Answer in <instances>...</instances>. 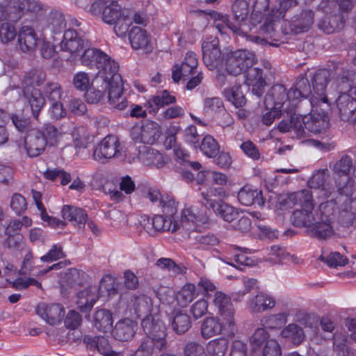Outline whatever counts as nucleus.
Returning a JSON list of instances; mask_svg holds the SVG:
<instances>
[{"label": "nucleus", "instance_id": "nucleus-1", "mask_svg": "<svg viewBox=\"0 0 356 356\" xmlns=\"http://www.w3.org/2000/svg\"><path fill=\"white\" fill-rule=\"evenodd\" d=\"M313 202L312 192L302 190L289 194L281 201V207L301 205L302 208L295 210L291 216L293 225L305 228L311 237L325 240L334 234V218L339 208L334 199L319 202L316 209Z\"/></svg>", "mask_w": 356, "mask_h": 356}, {"label": "nucleus", "instance_id": "nucleus-2", "mask_svg": "<svg viewBox=\"0 0 356 356\" xmlns=\"http://www.w3.org/2000/svg\"><path fill=\"white\" fill-rule=\"evenodd\" d=\"M79 57L82 64L99 70L97 79L105 82L104 89H108V101L112 107L119 111L124 110L128 106V102L122 95L123 82L118 73V63L103 51L90 47V43Z\"/></svg>", "mask_w": 356, "mask_h": 356}, {"label": "nucleus", "instance_id": "nucleus-3", "mask_svg": "<svg viewBox=\"0 0 356 356\" xmlns=\"http://www.w3.org/2000/svg\"><path fill=\"white\" fill-rule=\"evenodd\" d=\"M355 73L350 70L343 71L337 79L341 92L336 99L339 117L347 122L356 130V81Z\"/></svg>", "mask_w": 356, "mask_h": 356}, {"label": "nucleus", "instance_id": "nucleus-4", "mask_svg": "<svg viewBox=\"0 0 356 356\" xmlns=\"http://www.w3.org/2000/svg\"><path fill=\"white\" fill-rule=\"evenodd\" d=\"M78 26L79 23L75 19L66 17L60 11L57 10H51L47 15L42 17L38 24L36 23L37 31L41 32L44 36L49 35L54 38L56 35H60L69 28Z\"/></svg>", "mask_w": 356, "mask_h": 356}, {"label": "nucleus", "instance_id": "nucleus-5", "mask_svg": "<svg viewBox=\"0 0 356 356\" xmlns=\"http://www.w3.org/2000/svg\"><path fill=\"white\" fill-rule=\"evenodd\" d=\"M47 10L46 6L37 0H15L13 13L16 17H10V21L17 22L26 15L28 18L24 19V23L32 24L35 27Z\"/></svg>", "mask_w": 356, "mask_h": 356}, {"label": "nucleus", "instance_id": "nucleus-6", "mask_svg": "<svg viewBox=\"0 0 356 356\" xmlns=\"http://www.w3.org/2000/svg\"><path fill=\"white\" fill-rule=\"evenodd\" d=\"M339 195H332L330 199L336 200L339 209L337 213H346L349 218H352L355 212L356 199L351 195L356 189V184L353 178L348 177L345 181H339L336 184Z\"/></svg>", "mask_w": 356, "mask_h": 356}, {"label": "nucleus", "instance_id": "nucleus-7", "mask_svg": "<svg viewBox=\"0 0 356 356\" xmlns=\"http://www.w3.org/2000/svg\"><path fill=\"white\" fill-rule=\"evenodd\" d=\"M256 61L254 53L246 49H238L226 54L223 67L229 74L236 76L252 67Z\"/></svg>", "mask_w": 356, "mask_h": 356}, {"label": "nucleus", "instance_id": "nucleus-8", "mask_svg": "<svg viewBox=\"0 0 356 356\" xmlns=\"http://www.w3.org/2000/svg\"><path fill=\"white\" fill-rule=\"evenodd\" d=\"M333 73L328 70L321 69L315 72L312 79L314 93L310 98V104L313 108L321 105L330 106L328 99L325 95L327 83L332 78Z\"/></svg>", "mask_w": 356, "mask_h": 356}, {"label": "nucleus", "instance_id": "nucleus-9", "mask_svg": "<svg viewBox=\"0 0 356 356\" xmlns=\"http://www.w3.org/2000/svg\"><path fill=\"white\" fill-rule=\"evenodd\" d=\"M124 10L115 0H97L90 9L92 15L101 16L102 20L109 25L115 23Z\"/></svg>", "mask_w": 356, "mask_h": 356}, {"label": "nucleus", "instance_id": "nucleus-10", "mask_svg": "<svg viewBox=\"0 0 356 356\" xmlns=\"http://www.w3.org/2000/svg\"><path fill=\"white\" fill-rule=\"evenodd\" d=\"M89 42L83 39L76 31L71 28V24L63 34V39L60 43V49L70 54L72 60L79 57Z\"/></svg>", "mask_w": 356, "mask_h": 356}, {"label": "nucleus", "instance_id": "nucleus-11", "mask_svg": "<svg viewBox=\"0 0 356 356\" xmlns=\"http://www.w3.org/2000/svg\"><path fill=\"white\" fill-rule=\"evenodd\" d=\"M141 325L146 334L156 341V349L162 350L167 348L166 327L161 321L147 316L143 319Z\"/></svg>", "mask_w": 356, "mask_h": 356}, {"label": "nucleus", "instance_id": "nucleus-12", "mask_svg": "<svg viewBox=\"0 0 356 356\" xmlns=\"http://www.w3.org/2000/svg\"><path fill=\"white\" fill-rule=\"evenodd\" d=\"M289 95L284 86L277 84L273 86L265 96L264 104L266 108L283 110L291 112L295 106L289 104Z\"/></svg>", "mask_w": 356, "mask_h": 356}, {"label": "nucleus", "instance_id": "nucleus-13", "mask_svg": "<svg viewBox=\"0 0 356 356\" xmlns=\"http://www.w3.org/2000/svg\"><path fill=\"white\" fill-rule=\"evenodd\" d=\"M130 135L137 143L154 144L161 136V127L155 122L147 121L141 126L134 125Z\"/></svg>", "mask_w": 356, "mask_h": 356}, {"label": "nucleus", "instance_id": "nucleus-14", "mask_svg": "<svg viewBox=\"0 0 356 356\" xmlns=\"http://www.w3.org/2000/svg\"><path fill=\"white\" fill-rule=\"evenodd\" d=\"M330 174L327 169H321L316 171L308 181V186L311 188L318 189L316 199L319 202L330 200L334 193L333 188L327 184Z\"/></svg>", "mask_w": 356, "mask_h": 356}, {"label": "nucleus", "instance_id": "nucleus-15", "mask_svg": "<svg viewBox=\"0 0 356 356\" xmlns=\"http://www.w3.org/2000/svg\"><path fill=\"white\" fill-rule=\"evenodd\" d=\"M120 142L116 136H107L95 147L92 158L104 163L105 161L118 157L120 154Z\"/></svg>", "mask_w": 356, "mask_h": 356}, {"label": "nucleus", "instance_id": "nucleus-16", "mask_svg": "<svg viewBox=\"0 0 356 356\" xmlns=\"http://www.w3.org/2000/svg\"><path fill=\"white\" fill-rule=\"evenodd\" d=\"M202 49L203 61L210 70L224 67L225 56L222 59L220 58L221 53L217 39L204 41L202 43Z\"/></svg>", "mask_w": 356, "mask_h": 356}, {"label": "nucleus", "instance_id": "nucleus-17", "mask_svg": "<svg viewBox=\"0 0 356 356\" xmlns=\"http://www.w3.org/2000/svg\"><path fill=\"white\" fill-rule=\"evenodd\" d=\"M36 31H38L37 28L32 24L24 22L20 27L17 40L22 51L31 52L36 49L39 40Z\"/></svg>", "mask_w": 356, "mask_h": 356}, {"label": "nucleus", "instance_id": "nucleus-18", "mask_svg": "<svg viewBox=\"0 0 356 356\" xmlns=\"http://www.w3.org/2000/svg\"><path fill=\"white\" fill-rule=\"evenodd\" d=\"M24 144L26 154L31 157L40 155L47 146L42 134L36 129L29 131L24 137Z\"/></svg>", "mask_w": 356, "mask_h": 356}, {"label": "nucleus", "instance_id": "nucleus-19", "mask_svg": "<svg viewBox=\"0 0 356 356\" xmlns=\"http://www.w3.org/2000/svg\"><path fill=\"white\" fill-rule=\"evenodd\" d=\"M37 314L51 325L60 323L65 315L63 307L60 304L40 303L36 307Z\"/></svg>", "mask_w": 356, "mask_h": 356}, {"label": "nucleus", "instance_id": "nucleus-20", "mask_svg": "<svg viewBox=\"0 0 356 356\" xmlns=\"http://www.w3.org/2000/svg\"><path fill=\"white\" fill-rule=\"evenodd\" d=\"M198 65L197 55L192 51L186 53L184 60L179 66L178 65L174 67L172 71V79L175 82L179 81L181 77H188L194 74Z\"/></svg>", "mask_w": 356, "mask_h": 356}, {"label": "nucleus", "instance_id": "nucleus-21", "mask_svg": "<svg viewBox=\"0 0 356 356\" xmlns=\"http://www.w3.org/2000/svg\"><path fill=\"white\" fill-rule=\"evenodd\" d=\"M129 40L131 47L136 50H143L147 53L152 50L151 36L143 29L132 27L129 33Z\"/></svg>", "mask_w": 356, "mask_h": 356}, {"label": "nucleus", "instance_id": "nucleus-22", "mask_svg": "<svg viewBox=\"0 0 356 356\" xmlns=\"http://www.w3.org/2000/svg\"><path fill=\"white\" fill-rule=\"evenodd\" d=\"M206 220L205 216L199 212L195 207H186L183 209L181 220L178 221L180 229L186 231L195 230L199 223L204 222Z\"/></svg>", "mask_w": 356, "mask_h": 356}, {"label": "nucleus", "instance_id": "nucleus-23", "mask_svg": "<svg viewBox=\"0 0 356 356\" xmlns=\"http://www.w3.org/2000/svg\"><path fill=\"white\" fill-rule=\"evenodd\" d=\"M23 97L31 108L34 118L38 119L40 112L42 109L45 99L40 90L34 87H26L23 89Z\"/></svg>", "mask_w": 356, "mask_h": 356}, {"label": "nucleus", "instance_id": "nucleus-24", "mask_svg": "<svg viewBox=\"0 0 356 356\" xmlns=\"http://www.w3.org/2000/svg\"><path fill=\"white\" fill-rule=\"evenodd\" d=\"M245 72V82L248 86L252 87L253 94L261 97L266 86V81L263 77L262 70L257 67H249Z\"/></svg>", "mask_w": 356, "mask_h": 356}, {"label": "nucleus", "instance_id": "nucleus-25", "mask_svg": "<svg viewBox=\"0 0 356 356\" xmlns=\"http://www.w3.org/2000/svg\"><path fill=\"white\" fill-rule=\"evenodd\" d=\"M136 329V322L130 318H123L116 323L112 333L117 340L127 341L133 338Z\"/></svg>", "mask_w": 356, "mask_h": 356}, {"label": "nucleus", "instance_id": "nucleus-26", "mask_svg": "<svg viewBox=\"0 0 356 356\" xmlns=\"http://www.w3.org/2000/svg\"><path fill=\"white\" fill-rule=\"evenodd\" d=\"M324 15L318 19L317 26L319 29L326 33H332L340 31L344 25V17L338 13L323 14Z\"/></svg>", "mask_w": 356, "mask_h": 356}, {"label": "nucleus", "instance_id": "nucleus-27", "mask_svg": "<svg viewBox=\"0 0 356 356\" xmlns=\"http://www.w3.org/2000/svg\"><path fill=\"white\" fill-rule=\"evenodd\" d=\"M237 197L242 204L248 207L253 204L263 207L265 203L262 192L249 185H245L240 189Z\"/></svg>", "mask_w": 356, "mask_h": 356}, {"label": "nucleus", "instance_id": "nucleus-28", "mask_svg": "<svg viewBox=\"0 0 356 356\" xmlns=\"http://www.w3.org/2000/svg\"><path fill=\"white\" fill-rule=\"evenodd\" d=\"M311 92L308 79L300 76L295 85L288 91L289 104L296 106L300 99L308 97Z\"/></svg>", "mask_w": 356, "mask_h": 356}, {"label": "nucleus", "instance_id": "nucleus-29", "mask_svg": "<svg viewBox=\"0 0 356 356\" xmlns=\"http://www.w3.org/2000/svg\"><path fill=\"white\" fill-rule=\"evenodd\" d=\"M275 304V299L273 296L259 292L249 300L248 307L253 313H260L272 309Z\"/></svg>", "mask_w": 356, "mask_h": 356}, {"label": "nucleus", "instance_id": "nucleus-30", "mask_svg": "<svg viewBox=\"0 0 356 356\" xmlns=\"http://www.w3.org/2000/svg\"><path fill=\"white\" fill-rule=\"evenodd\" d=\"M318 107H312L313 114L305 116V127L307 131L318 134L324 131L328 124V118L324 111L316 116Z\"/></svg>", "mask_w": 356, "mask_h": 356}, {"label": "nucleus", "instance_id": "nucleus-31", "mask_svg": "<svg viewBox=\"0 0 356 356\" xmlns=\"http://www.w3.org/2000/svg\"><path fill=\"white\" fill-rule=\"evenodd\" d=\"M138 159L145 165L156 168H162L166 163L159 151L147 146H143L139 149Z\"/></svg>", "mask_w": 356, "mask_h": 356}, {"label": "nucleus", "instance_id": "nucleus-32", "mask_svg": "<svg viewBox=\"0 0 356 356\" xmlns=\"http://www.w3.org/2000/svg\"><path fill=\"white\" fill-rule=\"evenodd\" d=\"M61 212L63 218L72 222L75 227L80 229L85 228L88 215L83 209L70 205H64Z\"/></svg>", "mask_w": 356, "mask_h": 356}, {"label": "nucleus", "instance_id": "nucleus-33", "mask_svg": "<svg viewBox=\"0 0 356 356\" xmlns=\"http://www.w3.org/2000/svg\"><path fill=\"white\" fill-rule=\"evenodd\" d=\"M97 289L96 286H89L77 294L76 305L82 312H88L98 299Z\"/></svg>", "mask_w": 356, "mask_h": 356}, {"label": "nucleus", "instance_id": "nucleus-34", "mask_svg": "<svg viewBox=\"0 0 356 356\" xmlns=\"http://www.w3.org/2000/svg\"><path fill=\"white\" fill-rule=\"evenodd\" d=\"M176 97L168 91L163 90L156 95L151 96L147 101L145 106L150 113L156 112L160 108L175 104Z\"/></svg>", "mask_w": 356, "mask_h": 356}, {"label": "nucleus", "instance_id": "nucleus-35", "mask_svg": "<svg viewBox=\"0 0 356 356\" xmlns=\"http://www.w3.org/2000/svg\"><path fill=\"white\" fill-rule=\"evenodd\" d=\"M39 130L42 134L45 144L53 147L58 145L63 135L67 132L63 126L58 128L50 123L44 124Z\"/></svg>", "mask_w": 356, "mask_h": 356}, {"label": "nucleus", "instance_id": "nucleus-36", "mask_svg": "<svg viewBox=\"0 0 356 356\" xmlns=\"http://www.w3.org/2000/svg\"><path fill=\"white\" fill-rule=\"evenodd\" d=\"M152 225L155 231L176 232L180 225L176 219L165 216L156 215L152 219Z\"/></svg>", "mask_w": 356, "mask_h": 356}, {"label": "nucleus", "instance_id": "nucleus-37", "mask_svg": "<svg viewBox=\"0 0 356 356\" xmlns=\"http://www.w3.org/2000/svg\"><path fill=\"white\" fill-rule=\"evenodd\" d=\"M275 10H272L270 13L268 14V16L264 17L261 22V25L259 27L260 33L266 37L268 40L274 41L278 40V33L275 28V22L279 18H275Z\"/></svg>", "mask_w": 356, "mask_h": 356}, {"label": "nucleus", "instance_id": "nucleus-38", "mask_svg": "<svg viewBox=\"0 0 356 356\" xmlns=\"http://www.w3.org/2000/svg\"><path fill=\"white\" fill-rule=\"evenodd\" d=\"M93 325L100 332H110L113 327L111 312L106 309L96 311L93 317Z\"/></svg>", "mask_w": 356, "mask_h": 356}, {"label": "nucleus", "instance_id": "nucleus-39", "mask_svg": "<svg viewBox=\"0 0 356 356\" xmlns=\"http://www.w3.org/2000/svg\"><path fill=\"white\" fill-rule=\"evenodd\" d=\"M235 311L232 309L218 314L216 317L219 320L220 326L222 327L223 334L227 337H233L237 331V327L234 318Z\"/></svg>", "mask_w": 356, "mask_h": 356}, {"label": "nucleus", "instance_id": "nucleus-40", "mask_svg": "<svg viewBox=\"0 0 356 356\" xmlns=\"http://www.w3.org/2000/svg\"><path fill=\"white\" fill-rule=\"evenodd\" d=\"M202 196L204 200L202 203L207 207L211 209H215L217 204L220 203V202H217L216 200L212 199V197H214L219 199H223L227 197L228 194L226 192V190L222 187L211 186L207 189L206 192L202 193Z\"/></svg>", "mask_w": 356, "mask_h": 356}, {"label": "nucleus", "instance_id": "nucleus-41", "mask_svg": "<svg viewBox=\"0 0 356 356\" xmlns=\"http://www.w3.org/2000/svg\"><path fill=\"white\" fill-rule=\"evenodd\" d=\"M223 334L219 320L216 317L206 318L201 325V335L204 339H209Z\"/></svg>", "mask_w": 356, "mask_h": 356}, {"label": "nucleus", "instance_id": "nucleus-42", "mask_svg": "<svg viewBox=\"0 0 356 356\" xmlns=\"http://www.w3.org/2000/svg\"><path fill=\"white\" fill-rule=\"evenodd\" d=\"M151 305L150 298L143 294L134 296L130 302V306L138 317L143 315H147L150 312Z\"/></svg>", "mask_w": 356, "mask_h": 356}, {"label": "nucleus", "instance_id": "nucleus-43", "mask_svg": "<svg viewBox=\"0 0 356 356\" xmlns=\"http://www.w3.org/2000/svg\"><path fill=\"white\" fill-rule=\"evenodd\" d=\"M201 152L209 158H216L220 152V145L211 135L205 136L198 146Z\"/></svg>", "mask_w": 356, "mask_h": 356}, {"label": "nucleus", "instance_id": "nucleus-44", "mask_svg": "<svg viewBox=\"0 0 356 356\" xmlns=\"http://www.w3.org/2000/svg\"><path fill=\"white\" fill-rule=\"evenodd\" d=\"M225 99L234 104L236 108L242 107L245 104L246 99L241 91V86H234L225 88L223 92Z\"/></svg>", "mask_w": 356, "mask_h": 356}, {"label": "nucleus", "instance_id": "nucleus-45", "mask_svg": "<svg viewBox=\"0 0 356 356\" xmlns=\"http://www.w3.org/2000/svg\"><path fill=\"white\" fill-rule=\"evenodd\" d=\"M281 335L289 339L294 344L299 345L305 339L303 330L296 324L291 323L283 329Z\"/></svg>", "mask_w": 356, "mask_h": 356}, {"label": "nucleus", "instance_id": "nucleus-46", "mask_svg": "<svg viewBox=\"0 0 356 356\" xmlns=\"http://www.w3.org/2000/svg\"><path fill=\"white\" fill-rule=\"evenodd\" d=\"M212 303L218 309V314L234 309L231 298L222 291H215Z\"/></svg>", "mask_w": 356, "mask_h": 356}, {"label": "nucleus", "instance_id": "nucleus-47", "mask_svg": "<svg viewBox=\"0 0 356 356\" xmlns=\"http://www.w3.org/2000/svg\"><path fill=\"white\" fill-rule=\"evenodd\" d=\"M269 6V0H255L252 7L250 20L254 26L261 22L264 17L268 16L265 13Z\"/></svg>", "mask_w": 356, "mask_h": 356}, {"label": "nucleus", "instance_id": "nucleus-48", "mask_svg": "<svg viewBox=\"0 0 356 356\" xmlns=\"http://www.w3.org/2000/svg\"><path fill=\"white\" fill-rule=\"evenodd\" d=\"M0 24V43L8 44L13 42L17 36V29L14 24L10 23V20Z\"/></svg>", "mask_w": 356, "mask_h": 356}, {"label": "nucleus", "instance_id": "nucleus-49", "mask_svg": "<svg viewBox=\"0 0 356 356\" xmlns=\"http://www.w3.org/2000/svg\"><path fill=\"white\" fill-rule=\"evenodd\" d=\"M172 327L178 334L185 333L191 327L189 316L181 311L176 312L172 322Z\"/></svg>", "mask_w": 356, "mask_h": 356}, {"label": "nucleus", "instance_id": "nucleus-50", "mask_svg": "<svg viewBox=\"0 0 356 356\" xmlns=\"http://www.w3.org/2000/svg\"><path fill=\"white\" fill-rule=\"evenodd\" d=\"M46 79L44 72L33 69L26 73L22 81L23 89L26 87H33V85H41Z\"/></svg>", "mask_w": 356, "mask_h": 356}, {"label": "nucleus", "instance_id": "nucleus-51", "mask_svg": "<svg viewBox=\"0 0 356 356\" xmlns=\"http://www.w3.org/2000/svg\"><path fill=\"white\" fill-rule=\"evenodd\" d=\"M213 211L225 221L229 222H233L238 214L235 208L222 201L217 204L216 207Z\"/></svg>", "mask_w": 356, "mask_h": 356}, {"label": "nucleus", "instance_id": "nucleus-52", "mask_svg": "<svg viewBox=\"0 0 356 356\" xmlns=\"http://www.w3.org/2000/svg\"><path fill=\"white\" fill-rule=\"evenodd\" d=\"M112 25H113V31L117 36L120 38L126 36L128 30L131 25L130 17L126 8H124L121 16L118 17Z\"/></svg>", "mask_w": 356, "mask_h": 356}, {"label": "nucleus", "instance_id": "nucleus-53", "mask_svg": "<svg viewBox=\"0 0 356 356\" xmlns=\"http://www.w3.org/2000/svg\"><path fill=\"white\" fill-rule=\"evenodd\" d=\"M196 287L193 284H185L178 293L177 298L179 304L185 307L190 303L196 296Z\"/></svg>", "mask_w": 356, "mask_h": 356}, {"label": "nucleus", "instance_id": "nucleus-54", "mask_svg": "<svg viewBox=\"0 0 356 356\" xmlns=\"http://www.w3.org/2000/svg\"><path fill=\"white\" fill-rule=\"evenodd\" d=\"M287 316L285 313L270 314L264 317L261 319V323L268 329H279L286 324Z\"/></svg>", "mask_w": 356, "mask_h": 356}, {"label": "nucleus", "instance_id": "nucleus-55", "mask_svg": "<svg viewBox=\"0 0 356 356\" xmlns=\"http://www.w3.org/2000/svg\"><path fill=\"white\" fill-rule=\"evenodd\" d=\"M229 347V341L225 338H220L209 341L207 351L210 356H225Z\"/></svg>", "mask_w": 356, "mask_h": 356}, {"label": "nucleus", "instance_id": "nucleus-56", "mask_svg": "<svg viewBox=\"0 0 356 356\" xmlns=\"http://www.w3.org/2000/svg\"><path fill=\"white\" fill-rule=\"evenodd\" d=\"M319 259L325 262L330 267L343 266L346 264L347 259L337 252L327 254L325 251L319 257Z\"/></svg>", "mask_w": 356, "mask_h": 356}, {"label": "nucleus", "instance_id": "nucleus-57", "mask_svg": "<svg viewBox=\"0 0 356 356\" xmlns=\"http://www.w3.org/2000/svg\"><path fill=\"white\" fill-rule=\"evenodd\" d=\"M73 138L76 146L86 148L90 143L92 136L86 127H79L73 133Z\"/></svg>", "mask_w": 356, "mask_h": 356}, {"label": "nucleus", "instance_id": "nucleus-58", "mask_svg": "<svg viewBox=\"0 0 356 356\" xmlns=\"http://www.w3.org/2000/svg\"><path fill=\"white\" fill-rule=\"evenodd\" d=\"M234 19L238 22H245L249 13L248 3L244 0H237L232 6Z\"/></svg>", "mask_w": 356, "mask_h": 356}, {"label": "nucleus", "instance_id": "nucleus-59", "mask_svg": "<svg viewBox=\"0 0 356 356\" xmlns=\"http://www.w3.org/2000/svg\"><path fill=\"white\" fill-rule=\"evenodd\" d=\"M353 168V159L348 155L343 156L339 161L333 165V172L341 176L346 175L349 173L351 168Z\"/></svg>", "mask_w": 356, "mask_h": 356}, {"label": "nucleus", "instance_id": "nucleus-60", "mask_svg": "<svg viewBox=\"0 0 356 356\" xmlns=\"http://www.w3.org/2000/svg\"><path fill=\"white\" fill-rule=\"evenodd\" d=\"M156 266L159 268L168 271L174 275L184 273V268L175 264V262L170 258L159 259L156 262Z\"/></svg>", "mask_w": 356, "mask_h": 356}, {"label": "nucleus", "instance_id": "nucleus-61", "mask_svg": "<svg viewBox=\"0 0 356 356\" xmlns=\"http://www.w3.org/2000/svg\"><path fill=\"white\" fill-rule=\"evenodd\" d=\"M203 110L205 113H211L225 111V107L220 97H207L204 99Z\"/></svg>", "mask_w": 356, "mask_h": 356}, {"label": "nucleus", "instance_id": "nucleus-62", "mask_svg": "<svg viewBox=\"0 0 356 356\" xmlns=\"http://www.w3.org/2000/svg\"><path fill=\"white\" fill-rule=\"evenodd\" d=\"M159 205L162 208L164 216L175 219L174 215L177 211V203L174 198L170 196H164L161 199Z\"/></svg>", "mask_w": 356, "mask_h": 356}, {"label": "nucleus", "instance_id": "nucleus-63", "mask_svg": "<svg viewBox=\"0 0 356 356\" xmlns=\"http://www.w3.org/2000/svg\"><path fill=\"white\" fill-rule=\"evenodd\" d=\"M87 274L76 268L68 270L65 275L66 280L70 285L74 286L76 285H82L86 281Z\"/></svg>", "mask_w": 356, "mask_h": 356}, {"label": "nucleus", "instance_id": "nucleus-64", "mask_svg": "<svg viewBox=\"0 0 356 356\" xmlns=\"http://www.w3.org/2000/svg\"><path fill=\"white\" fill-rule=\"evenodd\" d=\"M184 356H207L204 346L195 341L188 342L184 348Z\"/></svg>", "mask_w": 356, "mask_h": 356}]
</instances>
